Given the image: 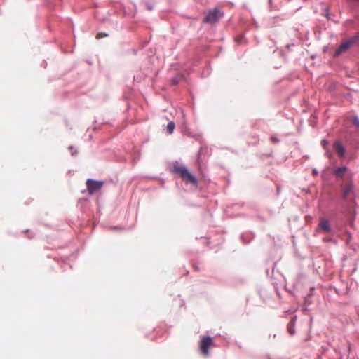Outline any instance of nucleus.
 I'll list each match as a JSON object with an SVG mask.
<instances>
[{
	"instance_id": "f257e3e1",
	"label": "nucleus",
	"mask_w": 359,
	"mask_h": 359,
	"mask_svg": "<svg viewBox=\"0 0 359 359\" xmlns=\"http://www.w3.org/2000/svg\"><path fill=\"white\" fill-rule=\"evenodd\" d=\"M172 172L178 175L184 182L194 185L197 184V179L191 174L187 168L184 165H174L172 167Z\"/></svg>"
},
{
	"instance_id": "f03ea898",
	"label": "nucleus",
	"mask_w": 359,
	"mask_h": 359,
	"mask_svg": "<svg viewBox=\"0 0 359 359\" xmlns=\"http://www.w3.org/2000/svg\"><path fill=\"white\" fill-rule=\"evenodd\" d=\"M214 345L212 339L209 336L203 337L199 344L201 354L207 357L209 355V348Z\"/></svg>"
},
{
	"instance_id": "7ed1b4c3",
	"label": "nucleus",
	"mask_w": 359,
	"mask_h": 359,
	"mask_svg": "<svg viewBox=\"0 0 359 359\" xmlns=\"http://www.w3.org/2000/svg\"><path fill=\"white\" fill-rule=\"evenodd\" d=\"M222 16V12L217 8L210 10L208 15L204 18L203 22L205 23H215L219 20Z\"/></svg>"
},
{
	"instance_id": "20e7f679",
	"label": "nucleus",
	"mask_w": 359,
	"mask_h": 359,
	"mask_svg": "<svg viewBox=\"0 0 359 359\" xmlns=\"http://www.w3.org/2000/svg\"><path fill=\"white\" fill-rule=\"evenodd\" d=\"M102 181H97L88 179L86 181V187L89 194L92 195L96 191H99L103 186Z\"/></svg>"
},
{
	"instance_id": "39448f33",
	"label": "nucleus",
	"mask_w": 359,
	"mask_h": 359,
	"mask_svg": "<svg viewBox=\"0 0 359 359\" xmlns=\"http://www.w3.org/2000/svg\"><path fill=\"white\" fill-rule=\"evenodd\" d=\"M343 198L344 199L349 196H353L355 195V186L353 183L350 181L348 183L342 185Z\"/></svg>"
},
{
	"instance_id": "423d86ee",
	"label": "nucleus",
	"mask_w": 359,
	"mask_h": 359,
	"mask_svg": "<svg viewBox=\"0 0 359 359\" xmlns=\"http://www.w3.org/2000/svg\"><path fill=\"white\" fill-rule=\"evenodd\" d=\"M355 41V39L353 38L341 43L339 46V47L336 50L334 53V56H339L341 53L346 52L347 50H348V48H350L353 46Z\"/></svg>"
},
{
	"instance_id": "0eeeda50",
	"label": "nucleus",
	"mask_w": 359,
	"mask_h": 359,
	"mask_svg": "<svg viewBox=\"0 0 359 359\" xmlns=\"http://www.w3.org/2000/svg\"><path fill=\"white\" fill-rule=\"evenodd\" d=\"M333 148L339 157H344L346 150L340 141H336Z\"/></svg>"
},
{
	"instance_id": "6e6552de",
	"label": "nucleus",
	"mask_w": 359,
	"mask_h": 359,
	"mask_svg": "<svg viewBox=\"0 0 359 359\" xmlns=\"http://www.w3.org/2000/svg\"><path fill=\"white\" fill-rule=\"evenodd\" d=\"M318 226L325 233L329 232L331 229L328 220L324 218L320 219Z\"/></svg>"
},
{
	"instance_id": "1a4fd4ad",
	"label": "nucleus",
	"mask_w": 359,
	"mask_h": 359,
	"mask_svg": "<svg viewBox=\"0 0 359 359\" xmlns=\"http://www.w3.org/2000/svg\"><path fill=\"white\" fill-rule=\"evenodd\" d=\"M347 170L348 168L346 166L340 167L334 170V174L337 177L343 178L344 173L347 171Z\"/></svg>"
},
{
	"instance_id": "9d476101",
	"label": "nucleus",
	"mask_w": 359,
	"mask_h": 359,
	"mask_svg": "<svg viewBox=\"0 0 359 359\" xmlns=\"http://www.w3.org/2000/svg\"><path fill=\"white\" fill-rule=\"evenodd\" d=\"M175 128V124L173 121H170L167 125V131L168 133L172 134L174 131V129Z\"/></svg>"
},
{
	"instance_id": "9b49d317",
	"label": "nucleus",
	"mask_w": 359,
	"mask_h": 359,
	"mask_svg": "<svg viewBox=\"0 0 359 359\" xmlns=\"http://www.w3.org/2000/svg\"><path fill=\"white\" fill-rule=\"evenodd\" d=\"M107 35H108V34H107V33L99 32V33H97V35H96L95 38H96L97 39H101V38H102V37L107 36Z\"/></svg>"
},
{
	"instance_id": "f8f14e48",
	"label": "nucleus",
	"mask_w": 359,
	"mask_h": 359,
	"mask_svg": "<svg viewBox=\"0 0 359 359\" xmlns=\"http://www.w3.org/2000/svg\"><path fill=\"white\" fill-rule=\"evenodd\" d=\"M328 144H329V142H328V141H327V140H322V141H321V145H322V147H323L325 149H327V147Z\"/></svg>"
},
{
	"instance_id": "ddd939ff",
	"label": "nucleus",
	"mask_w": 359,
	"mask_h": 359,
	"mask_svg": "<svg viewBox=\"0 0 359 359\" xmlns=\"http://www.w3.org/2000/svg\"><path fill=\"white\" fill-rule=\"evenodd\" d=\"M353 123L354 125L359 126V119L357 117H355L353 120Z\"/></svg>"
},
{
	"instance_id": "4468645a",
	"label": "nucleus",
	"mask_w": 359,
	"mask_h": 359,
	"mask_svg": "<svg viewBox=\"0 0 359 359\" xmlns=\"http://www.w3.org/2000/svg\"><path fill=\"white\" fill-rule=\"evenodd\" d=\"M288 331L291 334H293L294 333L293 328H292L290 325L288 326Z\"/></svg>"
},
{
	"instance_id": "2eb2a0df",
	"label": "nucleus",
	"mask_w": 359,
	"mask_h": 359,
	"mask_svg": "<svg viewBox=\"0 0 359 359\" xmlns=\"http://www.w3.org/2000/svg\"><path fill=\"white\" fill-rule=\"evenodd\" d=\"M271 140L273 143L278 142V140L276 137H271Z\"/></svg>"
},
{
	"instance_id": "dca6fc26",
	"label": "nucleus",
	"mask_w": 359,
	"mask_h": 359,
	"mask_svg": "<svg viewBox=\"0 0 359 359\" xmlns=\"http://www.w3.org/2000/svg\"><path fill=\"white\" fill-rule=\"evenodd\" d=\"M172 83L173 84H177L178 83V81L177 79H173Z\"/></svg>"
},
{
	"instance_id": "f3484780",
	"label": "nucleus",
	"mask_w": 359,
	"mask_h": 359,
	"mask_svg": "<svg viewBox=\"0 0 359 359\" xmlns=\"http://www.w3.org/2000/svg\"><path fill=\"white\" fill-rule=\"evenodd\" d=\"M195 269H196V271H198V267H196V266L195 267Z\"/></svg>"
}]
</instances>
